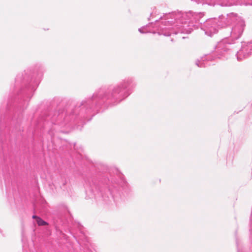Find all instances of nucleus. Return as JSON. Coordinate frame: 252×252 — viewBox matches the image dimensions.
<instances>
[{
	"label": "nucleus",
	"mask_w": 252,
	"mask_h": 252,
	"mask_svg": "<svg viewBox=\"0 0 252 252\" xmlns=\"http://www.w3.org/2000/svg\"><path fill=\"white\" fill-rule=\"evenodd\" d=\"M220 17L219 19H210L204 23L201 29L205 32V33L206 35L212 36L214 34L218 32L220 28L222 27L220 25Z\"/></svg>",
	"instance_id": "obj_4"
},
{
	"label": "nucleus",
	"mask_w": 252,
	"mask_h": 252,
	"mask_svg": "<svg viewBox=\"0 0 252 252\" xmlns=\"http://www.w3.org/2000/svg\"><path fill=\"white\" fill-rule=\"evenodd\" d=\"M215 2V5L218 4L222 6H230L235 4V0H220V2H224L227 3L228 4L227 5H222L218 2L217 1Z\"/></svg>",
	"instance_id": "obj_7"
},
{
	"label": "nucleus",
	"mask_w": 252,
	"mask_h": 252,
	"mask_svg": "<svg viewBox=\"0 0 252 252\" xmlns=\"http://www.w3.org/2000/svg\"><path fill=\"white\" fill-rule=\"evenodd\" d=\"M101 97V95L99 94L98 97Z\"/></svg>",
	"instance_id": "obj_11"
},
{
	"label": "nucleus",
	"mask_w": 252,
	"mask_h": 252,
	"mask_svg": "<svg viewBox=\"0 0 252 252\" xmlns=\"http://www.w3.org/2000/svg\"><path fill=\"white\" fill-rule=\"evenodd\" d=\"M233 45L229 42L227 38H224L218 43L216 46L215 52L219 56V58H221L222 56H224L225 52L229 50Z\"/></svg>",
	"instance_id": "obj_5"
},
{
	"label": "nucleus",
	"mask_w": 252,
	"mask_h": 252,
	"mask_svg": "<svg viewBox=\"0 0 252 252\" xmlns=\"http://www.w3.org/2000/svg\"><path fill=\"white\" fill-rule=\"evenodd\" d=\"M33 219H36V221L39 226H43L47 224V223L42 220L40 218L36 216H32Z\"/></svg>",
	"instance_id": "obj_8"
},
{
	"label": "nucleus",
	"mask_w": 252,
	"mask_h": 252,
	"mask_svg": "<svg viewBox=\"0 0 252 252\" xmlns=\"http://www.w3.org/2000/svg\"><path fill=\"white\" fill-rule=\"evenodd\" d=\"M133 85L131 78L125 79L119 85L114 87L111 94L108 96V98L114 100L113 105L117 104L129 95V87Z\"/></svg>",
	"instance_id": "obj_3"
},
{
	"label": "nucleus",
	"mask_w": 252,
	"mask_h": 252,
	"mask_svg": "<svg viewBox=\"0 0 252 252\" xmlns=\"http://www.w3.org/2000/svg\"><path fill=\"white\" fill-rule=\"evenodd\" d=\"M252 53V41L242 43L241 49L236 54L237 59L241 61L248 58Z\"/></svg>",
	"instance_id": "obj_6"
},
{
	"label": "nucleus",
	"mask_w": 252,
	"mask_h": 252,
	"mask_svg": "<svg viewBox=\"0 0 252 252\" xmlns=\"http://www.w3.org/2000/svg\"><path fill=\"white\" fill-rule=\"evenodd\" d=\"M193 17L191 13L181 12L165 14L160 17V21H156L157 32L164 36L179 32L189 33L192 30Z\"/></svg>",
	"instance_id": "obj_1"
},
{
	"label": "nucleus",
	"mask_w": 252,
	"mask_h": 252,
	"mask_svg": "<svg viewBox=\"0 0 252 252\" xmlns=\"http://www.w3.org/2000/svg\"><path fill=\"white\" fill-rule=\"evenodd\" d=\"M220 26L226 27L232 25L230 28V35L232 38L237 39L239 38L244 31L245 27L244 21L241 17L234 13L227 14L226 16H220Z\"/></svg>",
	"instance_id": "obj_2"
},
{
	"label": "nucleus",
	"mask_w": 252,
	"mask_h": 252,
	"mask_svg": "<svg viewBox=\"0 0 252 252\" xmlns=\"http://www.w3.org/2000/svg\"><path fill=\"white\" fill-rule=\"evenodd\" d=\"M147 27L148 26H146V27H143L139 28L138 29L139 32L142 33L150 32V31H149L148 30H147Z\"/></svg>",
	"instance_id": "obj_10"
},
{
	"label": "nucleus",
	"mask_w": 252,
	"mask_h": 252,
	"mask_svg": "<svg viewBox=\"0 0 252 252\" xmlns=\"http://www.w3.org/2000/svg\"><path fill=\"white\" fill-rule=\"evenodd\" d=\"M195 64L197 66H198V67H205L206 66L205 64V63H204V60H203V59H202V60L200 61L199 60H197Z\"/></svg>",
	"instance_id": "obj_9"
}]
</instances>
